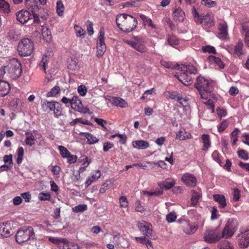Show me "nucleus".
<instances>
[{
	"mask_svg": "<svg viewBox=\"0 0 249 249\" xmlns=\"http://www.w3.org/2000/svg\"><path fill=\"white\" fill-rule=\"evenodd\" d=\"M215 83L209 78L199 76L196 79V88L198 90L202 99H207L212 96Z\"/></svg>",
	"mask_w": 249,
	"mask_h": 249,
	"instance_id": "nucleus-1",
	"label": "nucleus"
},
{
	"mask_svg": "<svg viewBox=\"0 0 249 249\" xmlns=\"http://www.w3.org/2000/svg\"><path fill=\"white\" fill-rule=\"evenodd\" d=\"M119 28L124 32H132L137 25V21L133 16L126 14L118 15L116 19Z\"/></svg>",
	"mask_w": 249,
	"mask_h": 249,
	"instance_id": "nucleus-2",
	"label": "nucleus"
},
{
	"mask_svg": "<svg viewBox=\"0 0 249 249\" xmlns=\"http://www.w3.org/2000/svg\"><path fill=\"white\" fill-rule=\"evenodd\" d=\"M178 69H180V71L175 76L184 85H190L192 83L191 75L197 72V68L192 64H188L182 65Z\"/></svg>",
	"mask_w": 249,
	"mask_h": 249,
	"instance_id": "nucleus-3",
	"label": "nucleus"
},
{
	"mask_svg": "<svg viewBox=\"0 0 249 249\" xmlns=\"http://www.w3.org/2000/svg\"><path fill=\"white\" fill-rule=\"evenodd\" d=\"M4 71H7L13 79H16L19 77L22 73L20 63L15 58L12 59L8 65L4 67Z\"/></svg>",
	"mask_w": 249,
	"mask_h": 249,
	"instance_id": "nucleus-4",
	"label": "nucleus"
},
{
	"mask_svg": "<svg viewBox=\"0 0 249 249\" xmlns=\"http://www.w3.org/2000/svg\"><path fill=\"white\" fill-rule=\"evenodd\" d=\"M35 235L31 227H24L18 231L16 234V241L21 244L30 239H34Z\"/></svg>",
	"mask_w": 249,
	"mask_h": 249,
	"instance_id": "nucleus-5",
	"label": "nucleus"
},
{
	"mask_svg": "<svg viewBox=\"0 0 249 249\" xmlns=\"http://www.w3.org/2000/svg\"><path fill=\"white\" fill-rule=\"evenodd\" d=\"M34 49L33 42L27 38L22 39L18 46V51L19 55L22 56L30 55L33 52Z\"/></svg>",
	"mask_w": 249,
	"mask_h": 249,
	"instance_id": "nucleus-6",
	"label": "nucleus"
},
{
	"mask_svg": "<svg viewBox=\"0 0 249 249\" xmlns=\"http://www.w3.org/2000/svg\"><path fill=\"white\" fill-rule=\"evenodd\" d=\"M123 41L141 53H145L147 51L145 41L140 36H134L130 40L124 39Z\"/></svg>",
	"mask_w": 249,
	"mask_h": 249,
	"instance_id": "nucleus-7",
	"label": "nucleus"
},
{
	"mask_svg": "<svg viewBox=\"0 0 249 249\" xmlns=\"http://www.w3.org/2000/svg\"><path fill=\"white\" fill-rule=\"evenodd\" d=\"M219 228H208L204 233V241L209 243H213L221 238Z\"/></svg>",
	"mask_w": 249,
	"mask_h": 249,
	"instance_id": "nucleus-8",
	"label": "nucleus"
},
{
	"mask_svg": "<svg viewBox=\"0 0 249 249\" xmlns=\"http://www.w3.org/2000/svg\"><path fill=\"white\" fill-rule=\"evenodd\" d=\"M192 14L195 20L197 23H204L205 25L211 26L213 25V16L212 13H208L205 16L199 15L196 8L193 6Z\"/></svg>",
	"mask_w": 249,
	"mask_h": 249,
	"instance_id": "nucleus-9",
	"label": "nucleus"
},
{
	"mask_svg": "<svg viewBox=\"0 0 249 249\" xmlns=\"http://www.w3.org/2000/svg\"><path fill=\"white\" fill-rule=\"evenodd\" d=\"M238 221L234 219H229L222 233V237H231L237 229Z\"/></svg>",
	"mask_w": 249,
	"mask_h": 249,
	"instance_id": "nucleus-10",
	"label": "nucleus"
},
{
	"mask_svg": "<svg viewBox=\"0 0 249 249\" xmlns=\"http://www.w3.org/2000/svg\"><path fill=\"white\" fill-rule=\"evenodd\" d=\"M178 222L180 224V227L186 234H192L194 233L197 229V226L192 224L188 220L180 219Z\"/></svg>",
	"mask_w": 249,
	"mask_h": 249,
	"instance_id": "nucleus-11",
	"label": "nucleus"
},
{
	"mask_svg": "<svg viewBox=\"0 0 249 249\" xmlns=\"http://www.w3.org/2000/svg\"><path fill=\"white\" fill-rule=\"evenodd\" d=\"M71 107L78 112L86 113L89 111L88 108L83 107L81 100L77 96H73L71 99Z\"/></svg>",
	"mask_w": 249,
	"mask_h": 249,
	"instance_id": "nucleus-12",
	"label": "nucleus"
},
{
	"mask_svg": "<svg viewBox=\"0 0 249 249\" xmlns=\"http://www.w3.org/2000/svg\"><path fill=\"white\" fill-rule=\"evenodd\" d=\"M25 135L26 138L24 142L27 145L29 146L35 144L36 142H37V140H39L41 137V134L36 131L26 132Z\"/></svg>",
	"mask_w": 249,
	"mask_h": 249,
	"instance_id": "nucleus-13",
	"label": "nucleus"
},
{
	"mask_svg": "<svg viewBox=\"0 0 249 249\" xmlns=\"http://www.w3.org/2000/svg\"><path fill=\"white\" fill-rule=\"evenodd\" d=\"M17 19L21 23L24 24L32 19V15L27 10H22L16 14Z\"/></svg>",
	"mask_w": 249,
	"mask_h": 249,
	"instance_id": "nucleus-14",
	"label": "nucleus"
},
{
	"mask_svg": "<svg viewBox=\"0 0 249 249\" xmlns=\"http://www.w3.org/2000/svg\"><path fill=\"white\" fill-rule=\"evenodd\" d=\"M218 29L217 37L219 39L226 40L229 38L228 26L225 21H223L219 24Z\"/></svg>",
	"mask_w": 249,
	"mask_h": 249,
	"instance_id": "nucleus-15",
	"label": "nucleus"
},
{
	"mask_svg": "<svg viewBox=\"0 0 249 249\" xmlns=\"http://www.w3.org/2000/svg\"><path fill=\"white\" fill-rule=\"evenodd\" d=\"M181 180L185 185L191 187L195 186L197 183L196 178L193 175L188 173L182 175Z\"/></svg>",
	"mask_w": 249,
	"mask_h": 249,
	"instance_id": "nucleus-16",
	"label": "nucleus"
},
{
	"mask_svg": "<svg viewBox=\"0 0 249 249\" xmlns=\"http://www.w3.org/2000/svg\"><path fill=\"white\" fill-rule=\"evenodd\" d=\"M173 18L176 22H183L185 18L184 11L180 7H175L172 13Z\"/></svg>",
	"mask_w": 249,
	"mask_h": 249,
	"instance_id": "nucleus-17",
	"label": "nucleus"
},
{
	"mask_svg": "<svg viewBox=\"0 0 249 249\" xmlns=\"http://www.w3.org/2000/svg\"><path fill=\"white\" fill-rule=\"evenodd\" d=\"M151 225L146 222L142 221L138 223V227L140 231L145 236H149L152 232Z\"/></svg>",
	"mask_w": 249,
	"mask_h": 249,
	"instance_id": "nucleus-18",
	"label": "nucleus"
},
{
	"mask_svg": "<svg viewBox=\"0 0 249 249\" xmlns=\"http://www.w3.org/2000/svg\"><path fill=\"white\" fill-rule=\"evenodd\" d=\"M140 17L143 21V24L145 26H147L149 30L155 31L157 28V26L153 23L152 19L146 16L140 14Z\"/></svg>",
	"mask_w": 249,
	"mask_h": 249,
	"instance_id": "nucleus-19",
	"label": "nucleus"
},
{
	"mask_svg": "<svg viewBox=\"0 0 249 249\" xmlns=\"http://www.w3.org/2000/svg\"><path fill=\"white\" fill-rule=\"evenodd\" d=\"M109 100L110 102L114 106L122 108H124L127 107V103L122 98L116 97H111L109 98Z\"/></svg>",
	"mask_w": 249,
	"mask_h": 249,
	"instance_id": "nucleus-20",
	"label": "nucleus"
},
{
	"mask_svg": "<svg viewBox=\"0 0 249 249\" xmlns=\"http://www.w3.org/2000/svg\"><path fill=\"white\" fill-rule=\"evenodd\" d=\"M132 145L134 148L139 150L145 149L150 145L148 142L144 140L134 141L132 142Z\"/></svg>",
	"mask_w": 249,
	"mask_h": 249,
	"instance_id": "nucleus-21",
	"label": "nucleus"
},
{
	"mask_svg": "<svg viewBox=\"0 0 249 249\" xmlns=\"http://www.w3.org/2000/svg\"><path fill=\"white\" fill-rule=\"evenodd\" d=\"M209 61L212 65H214L216 69H223L224 67V64L219 57L213 55H210L208 57Z\"/></svg>",
	"mask_w": 249,
	"mask_h": 249,
	"instance_id": "nucleus-22",
	"label": "nucleus"
},
{
	"mask_svg": "<svg viewBox=\"0 0 249 249\" xmlns=\"http://www.w3.org/2000/svg\"><path fill=\"white\" fill-rule=\"evenodd\" d=\"M178 102L183 107L185 113H187L190 109V101L188 98L185 97H183L181 95L179 98L178 99Z\"/></svg>",
	"mask_w": 249,
	"mask_h": 249,
	"instance_id": "nucleus-23",
	"label": "nucleus"
},
{
	"mask_svg": "<svg viewBox=\"0 0 249 249\" xmlns=\"http://www.w3.org/2000/svg\"><path fill=\"white\" fill-rule=\"evenodd\" d=\"M9 84L5 81H0V97L7 95L10 91Z\"/></svg>",
	"mask_w": 249,
	"mask_h": 249,
	"instance_id": "nucleus-24",
	"label": "nucleus"
},
{
	"mask_svg": "<svg viewBox=\"0 0 249 249\" xmlns=\"http://www.w3.org/2000/svg\"><path fill=\"white\" fill-rule=\"evenodd\" d=\"M175 184V181L172 178H166L162 183H159V186L160 189L164 188L169 189L173 187Z\"/></svg>",
	"mask_w": 249,
	"mask_h": 249,
	"instance_id": "nucleus-25",
	"label": "nucleus"
},
{
	"mask_svg": "<svg viewBox=\"0 0 249 249\" xmlns=\"http://www.w3.org/2000/svg\"><path fill=\"white\" fill-rule=\"evenodd\" d=\"M61 247L59 249H79V246L73 242H69L66 239L64 238L63 243L61 244Z\"/></svg>",
	"mask_w": 249,
	"mask_h": 249,
	"instance_id": "nucleus-26",
	"label": "nucleus"
},
{
	"mask_svg": "<svg viewBox=\"0 0 249 249\" xmlns=\"http://www.w3.org/2000/svg\"><path fill=\"white\" fill-rule=\"evenodd\" d=\"M213 198L214 200L219 204L220 208H224L226 206V200L225 197L223 195H213Z\"/></svg>",
	"mask_w": 249,
	"mask_h": 249,
	"instance_id": "nucleus-27",
	"label": "nucleus"
},
{
	"mask_svg": "<svg viewBox=\"0 0 249 249\" xmlns=\"http://www.w3.org/2000/svg\"><path fill=\"white\" fill-rule=\"evenodd\" d=\"M101 172L100 170H96L95 172L92 173L89 178H87L85 184L87 186L90 185L93 182L95 181L101 177Z\"/></svg>",
	"mask_w": 249,
	"mask_h": 249,
	"instance_id": "nucleus-28",
	"label": "nucleus"
},
{
	"mask_svg": "<svg viewBox=\"0 0 249 249\" xmlns=\"http://www.w3.org/2000/svg\"><path fill=\"white\" fill-rule=\"evenodd\" d=\"M79 135L86 137L89 144H93L98 142V139L91 133L81 132Z\"/></svg>",
	"mask_w": 249,
	"mask_h": 249,
	"instance_id": "nucleus-29",
	"label": "nucleus"
},
{
	"mask_svg": "<svg viewBox=\"0 0 249 249\" xmlns=\"http://www.w3.org/2000/svg\"><path fill=\"white\" fill-rule=\"evenodd\" d=\"M201 139L203 143L202 150L207 151L211 144L209 135L203 134L202 135Z\"/></svg>",
	"mask_w": 249,
	"mask_h": 249,
	"instance_id": "nucleus-30",
	"label": "nucleus"
},
{
	"mask_svg": "<svg viewBox=\"0 0 249 249\" xmlns=\"http://www.w3.org/2000/svg\"><path fill=\"white\" fill-rule=\"evenodd\" d=\"M57 102H49L44 100L41 102V106L44 111H53L55 108V105Z\"/></svg>",
	"mask_w": 249,
	"mask_h": 249,
	"instance_id": "nucleus-31",
	"label": "nucleus"
},
{
	"mask_svg": "<svg viewBox=\"0 0 249 249\" xmlns=\"http://www.w3.org/2000/svg\"><path fill=\"white\" fill-rule=\"evenodd\" d=\"M191 137L190 133L187 132L183 128H181L176 134V138L180 140L189 139Z\"/></svg>",
	"mask_w": 249,
	"mask_h": 249,
	"instance_id": "nucleus-32",
	"label": "nucleus"
},
{
	"mask_svg": "<svg viewBox=\"0 0 249 249\" xmlns=\"http://www.w3.org/2000/svg\"><path fill=\"white\" fill-rule=\"evenodd\" d=\"M97 46L106 48L105 43V32L103 29L99 31V35L97 40Z\"/></svg>",
	"mask_w": 249,
	"mask_h": 249,
	"instance_id": "nucleus-33",
	"label": "nucleus"
},
{
	"mask_svg": "<svg viewBox=\"0 0 249 249\" xmlns=\"http://www.w3.org/2000/svg\"><path fill=\"white\" fill-rule=\"evenodd\" d=\"M239 244L243 248H246L249 245V232L245 233L242 235Z\"/></svg>",
	"mask_w": 249,
	"mask_h": 249,
	"instance_id": "nucleus-34",
	"label": "nucleus"
},
{
	"mask_svg": "<svg viewBox=\"0 0 249 249\" xmlns=\"http://www.w3.org/2000/svg\"><path fill=\"white\" fill-rule=\"evenodd\" d=\"M41 32L43 39L46 41H49L52 38L50 30L46 26H42Z\"/></svg>",
	"mask_w": 249,
	"mask_h": 249,
	"instance_id": "nucleus-35",
	"label": "nucleus"
},
{
	"mask_svg": "<svg viewBox=\"0 0 249 249\" xmlns=\"http://www.w3.org/2000/svg\"><path fill=\"white\" fill-rule=\"evenodd\" d=\"M10 11L9 4L4 0H0V12L7 14Z\"/></svg>",
	"mask_w": 249,
	"mask_h": 249,
	"instance_id": "nucleus-36",
	"label": "nucleus"
},
{
	"mask_svg": "<svg viewBox=\"0 0 249 249\" xmlns=\"http://www.w3.org/2000/svg\"><path fill=\"white\" fill-rule=\"evenodd\" d=\"M10 233L9 229L3 223H0V238L8 236Z\"/></svg>",
	"mask_w": 249,
	"mask_h": 249,
	"instance_id": "nucleus-37",
	"label": "nucleus"
},
{
	"mask_svg": "<svg viewBox=\"0 0 249 249\" xmlns=\"http://www.w3.org/2000/svg\"><path fill=\"white\" fill-rule=\"evenodd\" d=\"M74 29L76 34V36L77 37H84L86 31L80 26L75 24L74 25Z\"/></svg>",
	"mask_w": 249,
	"mask_h": 249,
	"instance_id": "nucleus-38",
	"label": "nucleus"
},
{
	"mask_svg": "<svg viewBox=\"0 0 249 249\" xmlns=\"http://www.w3.org/2000/svg\"><path fill=\"white\" fill-rule=\"evenodd\" d=\"M48 240L52 243L56 245L59 249L61 247V244L63 243L64 238H58L55 237L49 236L47 237Z\"/></svg>",
	"mask_w": 249,
	"mask_h": 249,
	"instance_id": "nucleus-39",
	"label": "nucleus"
},
{
	"mask_svg": "<svg viewBox=\"0 0 249 249\" xmlns=\"http://www.w3.org/2000/svg\"><path fill=\"white\" fill-rule=\"evenodd\" d=\"M200 197L201 195L199 193L193 192L191 199V205L192 206H196Z\"/></svg>",
	"mask_w": 249,
	"mask_h": 249,
	"instance_id": "nucleus-40",
	"label": "nucleus"
},
{
	"mask_svg": "<svg viewBox=\"0 0 249 249\" xmlns=\"http://www.w3.org/2000/svg\"><path fill=\"white\" fill-rule=\"evenodd\" d=\"M239 133V130L238 128H235L231 133V143L233 145H235L237 141H238Z\"/></svg>",
	"mask_w": 249,
	"mask_h": 249,
	"instance_id": "nucleus-41",
	"label": "nucleus"
},
{
	"mask_svg": "<svg viewBox=\"0 0 249 249\" xmlns=\"http://www.w3.org/2000/svg\"><path fill=\"white\" fill-rule=\"evenodd\" d=\"M64 11V7L61 0H57L56 2V12L58 15L61 16Z\"/></svg>",
	"mask_w": 249,
	"mask_h": 249,
	"instance_id": "nucleus-42",
	"label": "nucleus"
},
{
	"mask_svg": "<svg viewBox=\"0 0 249 249\" xmlns=\"http://www.w3.org/2000/svg\"><path fill=\"white\" fill-rule=\"evenodd\" d=\"M37 2L35 1L34 0H26L25 3L26 6L28 9H32L33 11H36V9H37V6L36 5Z\"/></svg>",
	"mask_w": 249,
	"mask_h": 249,
	"instance_id": "nucleus-43",
	"label": "nucleus"
},
{
	"mask_svg": "<svg viewBox=\"0 0 249 249\" xmlns=\"http://www.w3.org/2000/svg\"><path fill=\"white\" fill-rule=\"evenodd\" d=\"M58 149L59 150L60 155L63 158H66L70 154L69 150L63 146L59 145L58 146Z\"/></svg>",
	"mask_w": 249,
	"mask_h": 249,
	"instance_id": "nucleus-44",
	"label": "nucleus"
},
{
	"mask_svg": "<svg viewBox=\"0 0 249 249\" xmlns=\"http://www.w3.org/2000/svg\"><path fill=\"white\" fill-rule=\"evenodd\" d=\"M243 43L241 41H239L235 47L234 53L238 56H240L243 54Z\"/></svg>",
	"mask_w": 249,
	"mask_h": 249,
	"instance_id": "nucleus-45",
	"label": "nucleus"
},
{
	"mask_svg": "<svg viewBox=\"0 0 249 249\" xmlns=\"http://www.w3.org/2000/svg\"><path fill=\"white\" fill-rule=\"evenodd\" d=\"M87 210V205L86 204H80L72 208L74 213L82 212Z\"/></svg>",
	"mask_w": 249,
	"mask_h": 249,
	"instance_id": "nucleus-46",
	"label": "nucleus"
},
{
	"mask_svg": "<svg viewBox=\"0 0 249 249\" xmlns=\"http://www.w3.org/2000/svg\"><path fill=\"white\" fill-rule=\"evenodd\" d=\"M54 115L55 117H58L62 115V108L60 104L58 102H56L55 105V108L53 110Z\"/></svg>",
	"mask_w": 249,
	"mask_h": 249,
	"instance_id": "nucleus-47",
	"label": "nucleus"
},
{
	"mask_svg": "<svg viewBox=\"0 0 249 249\" xmlns=\"http://www.w3.org/2000/svg\"><path fill=\"white\" fill-rule=\"evenodd\" d=\"M18 157L17 159V162L18 164L21 163L24 154V149L22 147H20L18 149Z\"/></svg>",
	"mask_w": 249,
	"mask_h": 249,
	"instance_id": "nucleus-48",
	"label": "nucleus"
},
{
	"mask_svg": "<svg viewBox=\"0 0 249 249\" xmlns=\"http://www.w3.org/2000/svg\"><path fill=\"white\" fill-rule=\"evenodd\" d=\"M213 97V94H212V96L209 98L207 99L206 100H208L206 102H204L203 104H205L206 106H208V107L212 109V113H214V106L213 105V102L212 101V100L211 99V98Z\"/></svg>",
	"mask_w": 249,
	"mask_h": 249,
	"instance_id": "nucleus-49",
	"label": "nucleus"
},
{
	"mask_svg": "<svg viewBox=\"0 0 249 249\" xmlns=\"http://www.w3.org/2000/svg\"><path fill=\"white\" fill-rule=\"evenodd\" d=\"M168 42L170 45L174 47L178 44V39L174 36H169L168 37Z\"/></svg>",
	"mask_w": 249,
	"mask_h": 249,
	"instance_id": "nucleus-50",
	"label": "nucleus"
},
{
	"mask_svg": "<svg viewBox=\"0 0 249 249\" xmlns=\"http://www.w3.org/2000/svg\"><path fill=\"white\" fill-rule=\"evenodd\" d=\"M153 164L152 162L146 161V162H143L142 163H134L133 164V165H135V166H138L141 167L143 169H148L150 165H151Z\"/></svg>",
	"mask_w": 249,
	"mask_h": 249,
	"instance_id": "nucleus-51",
	"label": "nucleus"
},
{
	"mask_svg": "<svg viewBox=\"0 0 249 249\" xmlns=\"http://www.w3.org/2000/svg\"><path fill=\"white\" fill-rule=\"evenodd\" d=\"M213 159L219 164L221 165V160L220 156V154L217 151H214L213 152L212 155Z\"/></svg>",
	"mask_w": 249,
	"mask_h": 249,
	"instance_id": "nucleus-52",
	"label": "nucleus"
},
{
	"mask_svg": "<svg viewBox=\"0 0 249 249\" xmlns=\"http://www.w3.org/2000/svg\"><path fill=\"white\" fill-rule=\"evenodd\" d=\"M219 216L220 214L218 213L217 208L215 206L213 207L211 211V219H217Z\"/></svg>",
	"mask_w": 249,
	"mask_h": 249,
	"instance_id": "nucleus-53",
	"label": "nucleus"
},
{
	"mask_svg": "<svg viewBox=\"0 0 249 249\" xmlns=\"http://www.w3.org/2000/svg\"><path fill=\"white\" fill-rule=\"evenodd\" d=\"M165 95L170 99L176 100L178 101V99L179 98L180 94L175 92H167L165 93Z\"/></svg>",
	"mask_w": 249,
	"mask_h": 249,
	"instance_id": "nucleus-54",
	"label": "nucleus"
},
{
	"mask_svg": "<svg viewBox=\"0 0 249 249\" xmlns=\"http://www.w3.org/2000/svg\"><path fill=\"white\" fill-rule=\"evenodd\" d=\"M60 91V88L58 86H55L52 88L50 91L47 93V97H53L55 96Z\"/></svg>",
	"mask_w": 249,
	"mask_h": 249,
	"instance_id": "nucleus-55",
	"label": "nucleus"
},
{
	"mask_svg": "<svg viewBox=\"0 0 249 249\" xmlns=\"http://www.w3.org/2000/svg\"><path fill=\"white\" fill-rule=\"evenodd\" d=\"M50 194L48 193L41 192L38 195V199L41 201L49 200L50 199Z\"/></svg>",
	"mask_w": 249,
	"mask_h": 249,
	"instance_id": "nucleus-56",
	"label": "nucleus"
},
{
	"mask_svg": "<svg viewBox=\"0 0 249 249\" xmlns=\"http://www.w3.org/2000/svg\"><path fill=\"white\" fill-rule=\"evenodd\" d=\"M216 112L217 115L220 118L224 117L227 115V110L224 108L218 107L216 109Z\"/></svg>",
	"mask_w": 249,
	"mask_h": 249,
	"instance_id": "nucleus-57",
	"label": "nucleus"
},
{
	"mask_svg": "<svg viewBox=\"0 0 249 249\" xmlns=\"http://www.w3.org/2000/svg\"><path fill=\"white\" fill-rule=\"evenodd\" d=\"M120 205L121 207L126 208L128 206V202L126 197L124 196L120 197L119 199Z\"/></svg>",
	"mask_w": 249,
	"mask_h": 249,
	"instance_id": "nucleus-58",
	"label": "nucleus"
},
{
	"mask_svg": "<svg viewBox=\"0 0 249 249\" xmlns=\"http://www.w3.org/2000/svg\"><path fill=\"white\" fill-rule=\"evenodd\" d=\"M166 219L168 222H173L177 219L176 214L174 212H171L166 215Z\"/></svg>",
	"mask_w": 249,
	"mask_h": 249,
	"instance_id": "nucleus-59",
	"label": "nucleus"
},
{
	"mask_svg": "<svg viewBox=\"0 0 249 249\" xmlns=\"http://www.w3.org/2000/svg\"><path fill=\"white\" fill-rule=\"evenodd\" d=\"M155 89L154 88H152L150 89L145 90L142 95L141 97V99L142 100L147 99L148 95H151L154 93Z\"/></svg>",
	"mask_w": 249,
	"mask_h": 249,
	"instance_id": "nucleus-60",
	"label": "nucleus"
},
{
	"mask_svg": "<svg viewBox=\"0 0 249 249\" xmlns=\"http://www.w3.org/2000/svg\"><path fill=\"white\" fill-rule=\"evenodd\" d=\"M77 91L80 95L84 96L87 92V89L85 86L82 85L78 87Z\"/></svg>",
	"mask_w": 249,
	"mask_h": 249,
	"instance_id": "nucleus-61",
	"label": "nucleus"
},
{
	"mask_svg": "<svg viewBox=\"0 0 249 249\" xmlns=\"http://www.w3.org/2000/svg\"><path fill=\"white\" fill-rule=\"evenodd\" d=\"M68 68L71 70H75L76 68L77 63L75 60L72 59H69L67 61Z\"/></svg>",
	"mask_w": 249,
	"mask_h": 249,
	"instance_id": "nucleus-62",
	"label": "nucleus"
},
{
	"mask_svg": "<svg viewBox=\"0 0 249 249\" xmlns=\"http://www.w3.org/2000/svg\"><path fill=\"white\" fill-rule=\"evenodd\" d=\"M120 238V234L117 232H115L113 233L112 237L111 239V241L114 244L118 245Z\"/></svg>",
	"mask_w": 249,
	"mask_h": 249,
	"instance_id": "nucleus-63",
	"label": "nucleus"
},
{
	"mask_svg": "<svg viewBox=\"0 0 249 249\" xmlns=\"http://www.w3.org/2000/svg\"><path fill=\"white\" fill-rule=\"evenodd\" d=\"M219 249H232V246L227 241H225L219 245Z\"/></svg>",
	"mask_w": 249,
	"mask_h": 249,
	"instance_id": "nucleus-64",
	"label": "nucleus"
}]
</instances>
